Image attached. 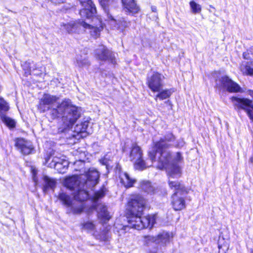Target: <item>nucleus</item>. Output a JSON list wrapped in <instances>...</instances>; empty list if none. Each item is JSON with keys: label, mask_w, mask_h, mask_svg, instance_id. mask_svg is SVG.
I'll use <instances>...</instances> for the list:
<instances>
[{"label": "nucleus", "mask_w": 253, "mask_h": 253, "mask_svg": "<svg viewBox=\"0 0 253 253\" xmlns=\"http://www.w3.org/2000/svg\"><path fill=\"white\" fill-rule=\"evenodd\" d=\"M190 8L192 13L194 14L199 13L202 10L201 6L194 1H191L189 2Z\"/></svg>", "instance_id": "72a5a7b5"}, {"label": "nucleus", "mask_w": 253, "mask_h": 253, "mask_svg": "<svg viewBox=\"0 0 253 253\" xmlns=\"http://www.w3.org/2000/svg\"><path fill=\"white\" fill-rule=\"evenodd\" d=\"M134 162V168L136 169L143 170L149 167L148 163H145L142 158L133 160Z\"/></svg>", "instance_id": "2f4dec72"}, {"label": "nucleus", "mask_w": 253, "mask_h": 253, "mask_svg": "<svg viewBox=\"0 0 253 253\" xmlns=\"http://www.w3.org/2000/svg\"><path fill=\"white\" fill-rule=\"evenodd\" d=\"M39 108L43 112L49 111L52 119L61 118L64 129L69 128L80 117V109L73 105L71 100L64 98L61 101L56 95L44 94L40 100Z\"/></svg>", "instance_id": "f257e3e1"}, {"label": "nucleus", "mask_w": 253, "mask_h": 253, "mask_svg": "<svg viewBox=\"0 0 253 253\" xmlns=\"http://www.w3.org/2000/svg\"><path fill=\"white\" fill-rule=\"evenodd\" d=\"M164 76L158 72H154L147 77L146 84L150 89L154 92H159L164 86Z\"/></svg>", "instance_id": "0eeeda50"}, {"label": "nucleus", "mask_w": 253, "mask_h": 253, "mask_svg": "<svg viewBox=\"0 0 253 253\" xmlns=\"http://www.w3.org/2000/svg\"><path fill=\"white\" fill-rule=\"evenodd\" d=\"M174 140L175 137L172 133H167L155 143L152 149L149 151L148 156L151 164L153 162L157 161L159 169H165L169 175L177 177L179 175L180 170L177 167H173L170 163V152L168 150L169 147L175 145Z\"/></svg>", "instance_id": "f03ea898"}, {"label": "nucleus", "mask_w": 253, "mask_h": 253, "mask_svg": "<svg viewBox=\"0 0 253 253\" xmlns=\"http://www.w3.org/2000/svg\"><path fill=\"white\" fill-rule=\"evenodd\" d=\"M53 157H52V154H51L49 156L45 159V164L48 163L50 160L51 159V162H50L48 164V167L51 168H54L55 169H60V165H63L64 167H68L69 163L67 161L61 159L57 156H54V154H53Z\"/></svg>", "instance_id": "2eb2a0df"}, {"label": "nucleus", "mask_w": 253, "mask_h": 253, "mask_svg": "<svg viewBox=\"0 0 253 253\" xmlns=\"http://www.w3.org/2000/svg\"><path fill=\"white\" fill-rule=\"evenodd\" d=\"M121 182L126 188H129L133 186L135 182V180L130 177L129 175L126 172H122L120 175Z\"/></svg>", "instance_id": "bb28decb"}, {"label": "nucleus", "mask_w": 253, "mask_h": 253, "mask_svg": "<svg viewBox=\"0 0 253 253\" xmlns=\"http://www.w3.org/2000/svg\"><path fill=\"white\" fill-rule=\"evenodd\" d=\"M58 198L64 205L69 208V212H72L74 214H79L83 210L84 207L82 203H80L79 205L76 206L75 203H73V201L71 197L65 193H60Z\"/></svg>", "instance_id": "1a4fd4ad"}, {"label": "nucleus", "mask_w": 253, "mask_h": 253, "mask_svg": "<svg viewBox=\"0 0 253 253\" xmlns=\"http://www.w3.org/2000/svg\"><path fill=\"white\" fill-rule=\"evenodd\" d=\"M172 92L173 91H172L171 89H167L163 90V89H162L160 91L157 92L158 93L156 95L155 100L157 101L159 98L162 100L168 98L171 95Z\"/></svg>", "instance_id": "c756f323"}, {"label": "nucleus", "mask_w": 253, "mask_h": 253, "mask_svg": "<svg viewBox=\"0 0 253 253\" xmlns=\"http://www.w3.org/2000/svg\"><path fill=\"white\" fill-rule=\"evenodd\" d=\"M88 121H84L77 124L75 127V131L77 133L87 132L90 133V131L88 129Z\"/></svg>", "instance_id": "c85d7f7f"}, {"label": "nucleus", "mask_w": 253, "mask_h": 253, "mask_svg": "<svg viewBox=\"0 0 253 253\" xmlns=\"http://www.w3.org/2000/svg\"><path fill=\"white\" fill-rule=\"evenodd\" d=\"M15 145L24 155L30 154L33 150L34 147L31 142L23 138H17L15 140Z\"/></svg>", "instance_id": "4468645a"}, {"label": "nucleus", "mask_w": 253, "mask_h": 253, "mask_svg": "<svg viewBox=\"0 0 253 253\" xmlns=\"http://www.w3.org/2000/svg\"><path fill=\"white\" fill-rule=\"evenodd\" d=\"M172 238V235L171 233L163 231L156 236L157 244L165 246L170 242Z\"/></svg>", "instance_id": "412c9836"}, {"label": "nucleus", "mask_w": 253, "mask_h": 253, "mask_svg": "<svg viewBox=\"0 0 253 253\" xmlns=\"http://www.w3.org/2000/svg\"><path fill=\"white\" fill-rule=\"evenodd\" d=\"M151 9L153 12H156L157 11V7L156 6H152Z\"/></svg>", "instance_id": "37998d69"}, {"label": "nucleus", "mask_w": 253, "mask_h": 253, "mask_svg": "<svg viewBox=\"0 0 253 253\" xmlns=\"http://www.w3.org/2000/svg\"><path fill=\"white\" fill-rule=\"evenodd\" d=\"M82 5L84 7L80 10V13L82 17L89 18L96 13V10L91 0H79Z\"/></svg>", "instance_id": "f8f14e48"}, {"label": "nucleus", "mask_w": 253, "mask_h": 253, "mask_svg": "<svg viewBox=\"0 0 253 253\" xmlns=\"http://www.w3.org/2000/svg\"><path fill=\"white\" fill-rule=\"evenodd\" d=\"M52 2L57 4L62 3L65 0H50Z\"/></svg>", "instance_id": "ea45409f"}, {"label": "nucleus", "mask_w": 253, "mask_h": 253, "mask_svg": "<svg viewBox=\"0 0 253 253\" xmlns=\"http://www.w3.org/2000/svg\"><path fill=\"white\" fill-rule=\"evenodd\" d=\"M82 229L86 231L88 233H92V235L97 239L100 240L106 241L107 239L106 235L102 236L98 235L96 234V225L92 221H86L82 224Z\"/></svg>", "instance_id": "a211bd4d"}, {"label": "nucleus", "mask_w": 253, "mask_h": 253, "mask_svg": "<svg viewBox=\"0 0 253 253\" xmlns=\"http://www.w3.org/2000/svg\"><path fill=\"white\" fill-rule=\"evenodd\" d=\"M92 17L93 24L90 25L82 21L81 25L85 31H88L90 36L94 39H97L100 36V32L103 30L104 25L101 20L96 17Z\"/></svg>", "instance_id": "39448f33"}, {"label": "nucleus", "mask_w": 253, "mask_h": 253, "mask_svg": "<svg viewBox=\"0 0 253 253\" xmlns=\"http://www.w3.org/2000/svg\"><path fill=\"white\" fill-rule=\"evenodd\" d=\"M9 109V107L6 101L2 97L0 98V117L2 122L9 127H14L15 122L11 118L8 117L4 114Z\"/></svg>", "instance_id": "9b49d317"}, {"label": "nucleus", "mask_w": 253, "mask_h": 253, "mask_svg": "<svg viewBox=\"0 0 253 253\" xmlns=\"http://www.w3.org/2000/svg\"><path fill=\"white\" fill-rule=\"evenodd\" d=\"M121 24H122V26H124V27H126L128 26L129 23L127 22L126 21H123L121 22Z\"/></svg>", "instance_id": "a19ab883"}, {"label": "nucleus", "mask_w": 253, "mask_h": 253, "mask_svg": "<svg viewBox=\"0 0 253 253\" xmlns=\"http://www.w3.org/2000/svg\"><path fill=\"white\" fill-rule=\"evenodd\" d=\"M142 190L148 193H154V188L149 181H142L140 184Z\"/></svg>", "instance_id": "473e14b6"}, {"label": "nucleus", "mask_w": 253, "mask_h": 253, "mask_svg": "<svg viewBox=\"0 0 253 253\" xmlns=\"http://www.w3.org/2000/svg\"><path fill=\"white\" fill-rule=\"evenodd\" d=\"M95 57L100 61H108L114 65L116 64V60L114 53L107 49V48L103 45L99 46L95 50Z\"/></svg>", "instance_id": "9d476101"}, {"label": "nucleus", "mask_w": 253, "mask_h": 253, "mask_svg": "<svg viewBox=\"0 0 253 253\" xmlns=\"http://www.w3.org/2000/svg\"><path fill=\"white\" fill-rule=\"evenodd\" d=\"M244 58L251 60V63H247L245 65L242 64L241 66V70L244 74L247 75H253V47L243 53Z\"/></svg>", "instance_id": "ddd939ff"}, {"label": "nucleus", "mask_w": 253, "mask_h": 253, "mask_svg": "<svg viewBox=\"0 0 253 253\" xmlns=\"http://www.w3.org/2000/svg\"><path fill=\"white\" fill-rule=\"evenodd\" d=\"M252 253H253V252Z\"/></svg>", "instance_id": "a18cd8bd"}, {"label": "nucleus", "mask_w": 253, "mask_h": 253, "mask_svg": "<svg viewBox=\"0 0 253 253\" xmlns=\"http://www.w3.org/2000/svg\"><path fill=\"white\" fill-rule=\"evenodd\" d=\"M231 99L235 108L245 110L250 119L253 121V105L252 100L237 97H232Z\"/></svg>", "instance_id": "423d86ee"}, {"label": "nucleus", "mask_w": 253, "mask_h": 253, "mask_svg": "<svg viewBox=\"0 0 253 253\" xmlns=\"http://www.w3.org/2000/svg\"><path fill=\"white\" fill-rule=\"evenodd\" d=\"M29 63L26 62L24 65H23V69L25 71V75L27 76L31 74V68L29 67Z\"/></svg>", "instance_id": "e433bc0d"}, {"label": "nucleus", "mask_w": 253, "mask_h": 253, "mask_svg": "<svg viewBox=\"0 0 253 253\" xmlns=\"http://www.w3.org/2000/svg\"><path fill=\"white\" fill-rule=\"evenodd\" d=\"M170 188L174 192L171 196V204L175 211H180L185 208V197L188 191L185 187L178 181L169 180Z\"/></svg>", "instance_id": "20e7f679"}, {"label": "nucleus", "mask_w": 253, "mask_h": 253, "mask_svg": "<svg viewBox=\"0 0 253 253\" xmlns=\"http://www.w3.org/2000/svg\"><path fill=\"white\" fill-rule=\"evenodd\" d=\"M76 63L80 67H86L90 65V62L85 55H78L76 57Z\"/></svg>", "instance_id": "cd10ccee"}, {"label": "nucleus", "mask_w": 253, "mask_h": 253, "mask_svg": "<svg viewBox=\"0 0 253 253\" xmlns=\"http://www.w3.org/2000/svg\"><path fill=\"white\" fill-rule=\"evenodd\" d=\"M68 167H64L63 165H60V169H56L60 173H64L65 170L67 169Z\"/></svg>", "instance_id": "58836bf2"}, {"label": "nucleus", "mask_w": 253, "mask_h": 253, "mask_svg": "<svg viewBox=\"0 0 253 253\" xmlns=\"http://www.w3.org/2000/svg\"><path fill=\"white\" fill-rule=\"evenodd\" d=\"M87 185L84 184L78 188L74 193L75 199L80 201H84L86 200L88 197V192L86 190Z\"/></svg>", "instance_id": "aec40b11"}, {"label": "nucleus", "mask_w": 253, "mask_h": 253, "mask_svg": "<svg viewBox=\"0 0 253 253\" xmlns=\"http://www.w3.org/2000/svg\"><path fill=\"white\" fill-rule=\"evenodd\" d=\"M82 176L83 175L80 176L73 175L68 177L65 180L64 184L67 188L71 190L76 191L80 188L82 184H84L83 182L81 181Z\"/></svg>", "instance_id": "dca6fc26"}, {"label": "nucleus", "mask_w": 253, "mask_h": 253, "mask_svg": "<svg viewBox=\"0 0 253 253\" xmlns=\"http://www.w3.org/2000/svg\"><path fill=\"white\" fill-rule=\"evenodd\" d=\"M216 85L230 92H237L241 91V87L236 83L229 77L224 75L216 80Z\"/></svg>", "instance_id": "6e6552de"}, {"label": "nucleus", "mask_w": 253, "mask_h": 253, "mask_svg": "<svg viewBox=\"0 0 253 253\" xmlns=\"http://www.w3.org/2000/svg\"><path fill=\"white\" fill-rule=\"evenodd\" d=\"M44 192H47L49 189L54 190L56 186V182L55 179L51 178L47 176H44L43 177Z\"/></svg>", "instance_id": "5701e85b"}, {"label": "nucleus", "mask_w": 253, "mask_h": 253, "mask_svg": "<svg viewBox=\"0 0 253 253\" xmlns=\"http://www.w3.org/2000/svg\"><path fill=\"white\" fill-rule=\"evenodd\" d=\"M100 3L106 14L107 20H111L112 22H115L113 17L110 13V10L108 7V1L106 0H101Z\"/></svg>", "instance_id": "7c9ffc66"}, {"label": "nucleus", "mask_w": 253, "mask_h": 253, "mask_svg": "<svg viewBox=\"0 0 253 253\" xmlns=\"http://www.w3.org/2000/svg\"><path fill=\"white\" fill-rule=\"evenodd\" d=\"M84 176L86 178V180L85 182H83V183L90 187H94L99 181V172L94 169H89Z\"/></svg>", "instance_id": "f3484780"}, {"label": "nucleus", "mask_w": 253, "mask_h": 253, "mask_svg": "<svg viewBox=\"0 0 253 253\" xmlns=\"http://www.w3.org/2000/svg\"><path fill=\"white\" fill-rule=\"evenodd\" d=\"M143 242L145 245H148L152 243H155L157 244L156 236H144L143 237Z\"/></svg>", "instance_id": "f704fd0d"}, {"label": "nucleus", "mask_w": 253, "mask_h": 253, "mask_svg": "<svg viewBox=\"0 0 253 253\" xmlns=\"http://www.w3.org/2000/svg\"><path fill=\"white\" fill-rule=\"evenodd\" d=\"M108 155H106L105 156H104V157L103 158V159H101L100 161V162L103 164V165H108Z\"/></svg>", "instance_id": "4c0bfd02"}, {"label": "nucleus", "mask_w": 253, "mask_h": 253, "mask_svg": "<svg viewBox=\"0 0 253 253\" xmlns=\"http://www.w3.org/2000/svg\"><path fill=\"white\" fill-rule=\"evenodd\" d=\"M170 157H171L170 163L171 164V165H172V166H173V167H177L179 168V169L180 170V173H179V175L177 176V177L170 176V175H169V174H168V173H167V175H168V178H169V179L170 180H172V179L177 178L181 176V169H180V167L177 164H176V163H178V162H180L183 160V157H182L181 154L179 152L176 153V155L173 159H172L171 154H170ZM166 172H167V171H166ZM167 173H168V172H167Z\"/></svg>", "instance_id": "393cba45"}, {"label": "nucleus", "mask_w": 253, "mask_h": 253, "mask_svg": "<svg viewBox=\"0 0 253 253\" xmlns=\"http://www.w3.org/2000/svg\"><path fill=\"white\" fill-rule=\"evenodd\" d=\"M83 21V20H79L78 21L74 22L73 23H68L64 25L65 28L68 33L71 34L74 33L79 32L80 28L82 27L81 22Z\"/></svg>", "instance_id": "b1692460"}, {"label": "nucleus", "mask_w": 253, "mask_h": 253, "mask_svg": "<svg viewBox=\"0 0 253 253\" xmlns=\"http://www.w3.org/2000/svg\"><path fill=\"white\" fill-rule=\"evenodd\" d=\"M247 93L249 95H250L251 96H252L253 98V90H248Z\"/></svg>", "instance_id": "79ce46f5"}, {"label": "nucleus", "mask_w": 253, "mask_h": 253, "mask_svg": "<svg viewBox=\"0 0 253 253\" xmlns=\"http://www.w3.org/2000/svg\"><path fill=\"white\" fill-rule=\"evenodd\" d=\"M105 195L104 191L103 190H101L95 193L94 195V200L97 201L100 198L103 197Z\"/></svg>", "instance_id": "c9c22d12"}, {"label": "nucleus", "mask_w": 253, "mask_h": 253, "mask_svg": "<svg viewBox=\"0 0 253 253\" xmlns=\"http://www.w3.org/2000/svg\"><path fill=\"white\" fill-rule=\"evenodd\" d=\"M142 152L136 144L132 145L131 150L129 155V158L131 161L142 157Z\"/></svg>", "instance_id": "a878e982"}, {"label": "nucleus", "mask_w": 253, "mask_h": 253, "mask_svg": "<svg viewBox=\"0 0 253 253\" xmlns=\"http://www.w3.org/2000/svg\"><path fill=\"white\" fill-rule=\"evenodd\" d=\"M145 205V200L141 196L133 197L128 203V217L129 226L137 230L145 228H151L155 223L156 215L141 217Z\"/></svg>", "instance_id": "7ed1b4c3"}, {"label": "nucleus", "mask_w": 253, "mask_h": 253, "mask_svg": "<svg viewBox=\"0 0 253 253\" xmlns=\"http://www.w3.org/2000/svg\"><path fill=\"white\" fill-rule=\"evenodd\" d=\"M251 161H252V162H253V158L251 159Z\"/></svg>", "instance_id": "c03bdc74"}, {"label": "nucleus", "mask_w": 253, "mask_h": 253, "mask_svg": "<svg viewBox=\"0 0 253 253\" xmlns=\"http://www.w3.org/2000/svg\"><path fill=\"white\" fill-rule=\"evenodd\" d=\"M97 210L98 217L102 221L105 222L110 219L111 216L108 212L107 208L105 206L102 204L98 205Z\"/></svg>", "instance_id": "4be33fe9"}, {"label": "nucleus", "mask_w": 253, "mask_h": 253, "mask_svg": "<svg viewBox=\"0 0 253 253\" xmlns=\"http://www.w3.org/2000/svg\"><path fill=\"white\" fill-rule=\"evenodd\" d=\"M124 9L126 12L132 15L137 13L140 8L134 0H122Z\"/></svg>", "instance_id": "6ab92c4d"}]
</instances>
